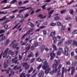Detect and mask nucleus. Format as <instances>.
<instances>
[{
    "label": "nucleus",
    "mask_w": 77,
    "mask_h": 77,
    "mask_svg": "<svg viewBox=\"0 0 77 77\" xmlns=\"http://www.w3.org/2000/svg\"><path fill=\"white\" fill-rule=\"evenodd\" d=\"M48 66V64H44V65L42 66V68L43 69L45 70V73L46 74H47L49 72V71L51 69L49 67H47Z\"/></svg>",
    "instance_id": "obj_1"
},
{
    "label": "nucleus",
    "mask_w": 77,
    "mask_h": 77,
    "mask_svg": "<svg viewBox=\"0 0 77 77\" xmlns=\"http://www.w3.org/2000/svg\"><path fill=\"white\" fill-rule=\"evenodd\" d=\"M64 48L65 51L63 52V54L65 56H68L69 54L68 51H69V48L67 46H66Z\"/></svg>",
    "instance_id": "obj_2"
},
{
    "label": "nucleus",
    "mask_w": 77,
    "mask_h": 77,
    "mask_svg": "<svg viewBox=\"0 0 77 77\" xmlns=\"http://www.w3.org/2000/svg\"><path fill=\"white\" fill-rule=\"evenodd\" d=\"M31 9V11H32L33 10V8H32V7H29L28 8H24L23 10H20V11L19 12V13L20 14L21 13V12H24V11H26L27 9Z\"/></svg>",
    "instance_id": "obj_3"
},
{
    "label": "nucleus",
    "mask_w": 77,
    "mask_h": 77,
    "mask_svg": "<svg viewBox=\"0 0 77 77\" xmlns=\"http://www.w3.org/2000/svg\"><path fill=\"white\" fill-rule=\"evenodd\" d=\"M50 55L51 56L50 58V60H53L54 59V57L55 58V57H56V54L54 53H51L50 54Z\"/></svg>",
    "instance_id": "obj_4"
},
{
    "label": "nucleus",
    "mask_w": 77,
    "mask_h": 77,
    "mask_svg": "<svg viewBox=\"0 0 77 77\" xmlns=\"http://www.w3.org/2000/svg\"><path fill=\"white\" fill-rule=\"evenodd\" d=\"M18 60H15L14 59H12V62L13 63H15V64H18L19 63V62H18Z\"/></svg>",
    "instance_id": "obj_5"
},
{
    "label": "nucleus",
    "mask_w": 77,
    "mask_h": 77,
    "mask_svg": "<svg viewBox=\"0 0 77 77\" xmlns=\"http://www.w3.org/2000/svg\"><path fill=\"white\" fill-rule=\"evenodd\" d=\"M18 43H16L14 45H10V46L11 47H12L14 49V48H16V47L18 46Z\"/></svg>",
    "instance_id": "obj_6"
},
{
    "label": "nucleus",
    "mask_w": 77,
    "mask_h": 77,
    "mask_svg": "<svg viewBox=\"0 0 77 77\" xmlns=\"http://www.w3.org/2000/svg\"><path fill=\"white\" fill-rule=\"evenodd\" d=\"M23 17L24 15L23 14H20L17 16V18H21L22 19L23 18Z\"/></svg>",
    "instance_id": "obj_7"
},
{
    "label": "nucleus",
    "mask_w": 77,
    "mask_h": 77,
    "mask_svg": "<svg viewBox=\"0 0 77 77\" xmlns=\"http://www.w3.org/2000/svg\"><path fill=\"white\" fill-rule=\"evenodd\" d=\"M65 72V67H62V74L61 77H64V72Z\"/></svg>",
    "instance_id": "obj_8"
},
{
    "label": "nucleus",
    "mask_w": 77,
    "mask_h": 77,
    "mask_svg": "<svg viewBox=\"0 0 77 77\" xmlns=\"http://www.w3.org/2000/svg\"><path fill=\"white\" fill-rule=\"evenodd\" d=\"M55 35H56V31H54L51 32L49 36V37H50V36L53 37V36H54Z\"/></svg>",
    "instance_id": "obj_9"
},
{
    "label": "nucleus",
    "mask_w": 77,
    "mask_h": 77,
    "mask_svg": "<svg viewBox=\"0 0 77 77\" xmlns=\"http://www.w3.org/2000/svg\"><path fill=\"white\" fill-rule=\"evenodd\" d=\"M54 12V10H52L48 14V15H50L47 18H50L51 17V14H52Z\"/></svg>",
    "instance_id": "obj_10"
},
{
    "label": "nucleus",
    "mask_w": 77,
    "mask_h": 77,
    "mask_svg": "<svg viewBox=\"0 0 77 77\" xmlns=\"http://www.w3.org/2000/svg\"><path fill=\"white\" fill-rule=\"evenodd\" d=\"M72 71L71 72V75H72L73 74H74V71H75V67H72L71 68Z\"/></svg>",
    "instance_id": "obj_11"
},
{
    "label": "nucleus",
    "mask_w": 77,
    "mask_h": 77,
    "mask_svg": "<svg viewBox=\"0 0 77 77\" xmlns=\"http://www.w3.org/2000/svg\"><path fill=\"white\" fill-rule=\"evenodd\" d=\"M33 30H34V29L33 28L30 29H29L27 32V33H25V34H26V35H29V33H30V32H33Z\"/></svg>",
    "instance_id": "obj_12"
},
{
    "label": "nucleus",
    "mask_w": 77,
    "mask_h": 77,
    "mask_svg": "<svg viewBox=\"0 0 77 77\" xmlns=\"http://www.w3.org/2000/svg\"><path fill=\"white\" fill-rule=\"evenodd\" d=\"M45 46L44 45H43L40 48L41 52H42V51H44V49H45Z\"/></svg>",
    "instance_id": "obj_13"
},
{
    "label": "nucleus",
    "mask_w": 77,
    "mask_h": 77,
    "mask_svg": "<svg viewBox=\"0 0 77 77\" xmlns=\"http://www.w3.org/2000/svg\"><path fill=\"white\" fill-rule=\"evenodd\" d=\"M27 25L29 26H31V27H34V25L32 22H29L27 23Z\"/></svg>",
    "instance_id": "obj_14"
},
{
    "label": "nucleus",
    "mask_w": 77,
    "mask_h": 77,
    "mask_svg": "<svg viewBox=\"0 0 77 77\" xmlns=\"http://www.w3.org/2000/svg\"><path fill=\"white\" fill-rule=\"evenodd\" d=\"M11 5H9L8 6H7L6 7H4L3 8V10H5V9H11Z\"/></svg>",
    "instance_id": "obj_15"
},
{
    "label": "nucleus",
    "mask_w": 77,
    "mask_h": 77,
    "mask_svg": "<svg viewBox=\"0 0 77 77\" xmlns=\"http://www.w3.org/2000/svg\"><path fill=\"white\" fill-rule=\"evenodd\" d=\"M63 40H64V39L63 38L61 39V40H60V42H59L57 44L59 46H60V45H62V43L63 42Z\"/></svg>",
    "instance_id": "obj_16"
},
{
    "label": "nucleus",
    "mask_w": 77,
    "mask_h": 77,
    "mask_svg": "<svg viewBox=\"0 0 77 77\" xmlns=\"http://www.w3.org/2000/svg\"><path fill=\"white\" fill-rule=\"evenodd\" d=\"M61 27V31H64L65 30V26L62 25Z\"/></svg>",
    "instance_id": "obj_17"
},
{
    "label": "nucleus",
    "mask_w": 77,
    "mask_h": 77,
    "mask_svg": "<svg viewBox=\"0 0 77 77\" xmlns=\"http://www.w3.org/2000/svg\"><path fill=\"white\" fill-rule=\"evenodd\" d=\"M14 51H12L11 50H10L8 51V54H11V56L14 55Z\"/></svg>",
    "instance_id": "obj_18"
},
{
    "label": "nucleus",
    "mask_w": 77,
    "mask_h": 77,
    "mask_svg": "<svg viewBox=\"0 0 77 77\" xmlns=\"http://www.w3.org/2000/svg\"><path fill=\"white\" fill-rule=\"evenodd\" d=\"M44 74V72L39 73L38 75V77H43L42 76H43Z\"/></svg>",
    "instance_id": "obj_19"
},
{
    "label": "nucleus",
    "mask_w": 77,
    "mask_h": 77,
    "mask_svg": "<svg viewBox=\"0 0 77 77\" xmlns=\"http://www.w3.org/2000/svg\"><path fill=\"white\" fill-rule=\"evenodd\" d=\"M21 45H25L26 47L28 45V43L27 42H23L21 44Z\"/></svg>",
    "instance_id": "obj_20"
},
{
    "label": "nucleus",
    "mask_w": 77,
    "mask_h": 77,
    "mask_svg": "<svg viewBox=\"0 0 77 77\" xmlns=\"http://www.w3.org/2000/svg\"><path fill=\"white\" fill-rule=\"evenodd\" d=\"M29 46L26 47L25 49L27 51H29V50L30 48V47H31V45H30V44H29Z\"/></svg>",
    "instance_id": "obj_21"
},
{
    "label": "nucleus",
    "mask_w": 77,
    "mask_h": 77,
    "mask_svg": "<svg viewBox=\"0 0 77 77\" xmlns=\"http://www.w3.org/2000/svg\"><path fill=\"white\" fill-rule=\"evenodd\" d=\"M42 62L44 65H48V63L47 62V61L45 59L43 60Z\"/></svg>",
    "instance_id": "obj_22"
},
{
    "label": "nucleus",
    "mask_w": 77,
    "mask_h": 77,
    "mask_svg": "<svg viewBox=\"0 0 77 77\" xmlns=\"http://www.w3.org/2000/svg\"><path fill=\"white\" fill-rule=\"evenodd\" d=\"M53 39L54 40V44L56 43V42L57 41V37H54L53 38Z\"/></svg>",
    "instance_id": "obj_23"
},
{
    "label": "nucleus",
    "mask_w": 77,
    "mask_h": 77,
    "mask_svg": "<svg viewBox=\"0 0 77 77\" xmlns=\"http://www.w3.org/2000/svg\"><path fill=\"white\" fill-rule=\"evenodd\" d=\"M73 44L76 46V47H77V42L75 41L74 40L73 41Z\"/></svg>",
    "instance_id": "obj_24"
},
{
    "label": "nucleus",
    "mask_w": 77,
    "mask_h": 77,
    "mask_svg": "<svg viewBox=\"0 0 77 77\" xmlns=\"http://www.w3.org/2000/svg\"><path fill=\"white\" fill-rule=\"evenodd\" d=\"M17 0H13L10 2V3L11 4H14V3H17Z\"/></svg>",
    "instance_id": "obj_25"
},
{
    "label": "nucleus",
    "mask_w": 77,
    "mask_h": 77,
    "mask_svg": "<svg viewBox=\"0 0 77 77\" xmlns=\"http://www.w3.org/2000/svg\"><path fill=\"white\" fill-rule=\"evenodd\" d=\"M69 13L72 15H74V11H73V10H70L69 11Z\"/></svg>",
    "instance_id": "obj_26"
},
{
    "label": "nucleus",
    "mask_w": 77,
    "mask_h": 77,
    "mask_svg": "<svg viewBox=\"0 0 77 77\" xmlns=\"http://www.w3.org/2000/svg\"><path fill=\"white\" fill-rule=\"evenodd\" d=\"M72 40H69L67 42H66V44H68V45H69L71 43H72Z\"/></svg>",
    "instance_id": "obj_27"
},
{
    "label": "nucleus",
    "mask_w": 77,
    "mask_h": 77,
    "mask_svg": "<svg viewBox=\"0 0 77 77\" xmlns=\"http://www.w3.org/2000/svg\"><path fill=\"white\" fill-rule=\"evenodd\" d=\"M6 39V36H3L2 38L0 40V41L2 42V41H4L5 39Z\"/></svg>",
    "instance_id": "obj_28"
},
{
    "label": "nucleus",
    "mask_w": 77,
    "mask_h": 77,
    "mask_svg": "<svg viewBox=\"0 0 77 77\" xmlns=\"http://www.w3.org/2000/svg\"><path fill=\"white\" fill-rule=\"evenodd\" d=\"M52 46L53 47V48H54V50H57V47H56V45H54V44H53Z\"/></svg>",
    "instance_id": "obj_29"
},
{
    "label": "nucleus",
    "mask_w": 77,
    "mask_h": 77,
    "mask_svg": "<svg viewBox=\"0 0 77 77\" xmlns=\"http://www.w3.org/2000/svg\"><path fill=\"white\" fill-rule=\"evenodd\" d=\"M4 68H8V65L7 64L6 62H5L4 63Z\"/></svg>",
    "instance_id": "obj_30"
},
{
    "label": "nucleus",
    "mask_w": 77,
    "mask_h": 77,
    "mask_svg": "<svg viewBox=\"0 0 77 77\" xmlns=\"http://www.w3.org/2000/svg\"><path fill=\"white\" fill-rule=\"evenodd\" d=\"M57 24L59 27H61V26L62 25V24L59 22H57Z\"/></svg>",
    "instance_id": "obj_31"
},
{
    "label": "nucleus",
    "mask_w": 77,
    "mask_h": 77,
    "mask_svg": "<svg viewBox=\"0 0 77 77\" xmlns=\"http://www.w3.org/2000/svg\"><path fill=\"white\" fill-rule=\"evenodd\" d=\"M6 56H7V54L4 52L2 54V56L3 58H5V57H6Z\"/></svg>",
    "instance_id": "obj_32"
},
{
    "label": "nucleus",
    "mask_w": 77,
    "mask_h": 77,
    "mask_svg": "<svg viewBox=\"0 0 77 77\" xmlns=\"http://www.w3.org/2000/svg\"><path fill=\"white\" fill-rule=\"evenodd\" d=\"M77 30L75 29L72 32V35H74L75 34H77Z\"/></svg>",
    "instance_id": "obj_33"
},
{
    "label": "nucleus",
    "mask_w": 77,
    "mask_h": 77,
    "mask_svg": "<svg viewBox=\"0 0 77 77\" xmlns=\"http://www.w3.org/2000/svg\"><path fill=\"white\" fill-rule=\"evenodd\" d=\"M5 32V31L4 29H1L0 30V34H2V33H3Z\"/></svg>",
    "instance_id": "obj_34"
},
{
    "label": "nucleus",
    "mask_w": 77,
    "mask_h": 77,
    "mask_svg": "<svg viewBox=\"0 0 77 77\" xmlns=\"http://www.w3.org/2000/svg\"><path fill=\"white\" fill-rule=\"evenodd\" d=\"M57 66H58L57 64H54L53 65V67L54 68H57Z\"/></svg>",
    "instance_id": "obj_35"
},
{
    "label": "nucleus",
    "mask_w": 77,
    "mask_h": 77,
    "mask_svg": "<svg viewBox=\"0 0 77 77\" xmlns=\"http://www.w3.org/2000/svg\"><path fill=\"white\" fill-rule=\"evenodd\" d=\"M54 62H55L57 64H58V63H59L60 62V60H57L56 59H55L54 60Z\"/></svg>",
    "instance_id": "obj_36"
},
{
    "label": "nucleus",
    "mask_w": 77,
    "mask_h": 77,
    "mask_svg": "<svg viewBox=\"0 0 77 77\" xmlns=\"http://www.w3.org/2000/svg\"><path fill=\"white\" fill-rule=\"evenodd\" d=\"M16 42V40H13V42H12L11 43V44L10 45H13V44H14Z\"/></svg>",
    "instance_id": "obj_37"
},
{
    "label": "nucleus",
    "mask_w": 77,
    "mask_h": 77,
    "mask_svg": "<svg viewBox=\"0 0 77 77\" xmlns=\"http://www.w3.org/2000/svg\"><path fill=\"white\" fill-rule=\"evenodd\" d=\"M4 29H7L8 28V25L7 24L5 25L4 26Z\"/></svg>",
    "instance_id": "obj_38"
},
{
    "label": "nucleus",
    "mask_w": 77,
    "mask_h": 77,
    "mask_svg": "<svg viewBox=\"0 0 77 77\" xmlns=\"http://www.w3.org/2000/svg\"><path fill=\"white\" fill-rule=\"evenodd\" d=\"M55 20H59L60 19V17L58 16L54 18Z\"/></svg>",
    "instance_id": "obj_39"
},
{
    "label": "nucleus",
    "mask_w": 77,
    "mask_h": 77,
    "mask_svg": "<svg viewBox=\"0 0 77 77\" xmlns=\"http://www.w3.org/2000/svg\"><path fill=\"white\" fill-rule=\"evenodd\" d=\"M41 66H42V63L37 67V69L38 70H39V69H40V68H41Z\"/></svg>",
    "instance_id": "obj_40"
},
{
    "label": "nucleus",
    "mask_w": 77,
    "mask_h": 77,
    "mask_svg": "<svg viewBox=\"0 0 77 77\" xmlns=\"http://www.w3.org/2000/svg\"><path fill=\"white\" fill-rule=\"evenodd\" d=\"M37 60L38 61V62H42V60L40 58L38 57L37 59Z\"/></svg>",
    "instance_id": "obj_41"
},
{
    "label": "nucleus",
    "mask_w": 77,
    "mask_h": 77,
    "mask_svg": "<svg viewBox=\"0 0 77 77\" xmlns=\"http://www.w3.org/2000/svg\"><path fill=\"white\" fill-rule=\"evenodd\" d=\"M10 21H10L9 20H6L3 23V24H6V23H9V22H10Z\"/></svg>",
    "instance_id": "obj_42"
},
{
    "label": "nucleus",
    "mask_w": 77,
    "mask_h": 77,
    "mask_svg": "<svg viewBox=\"0 0 77 77\" xmlns=\"http://www.w3.org/2000/svg\"><path fill=\"white\" fill-rule=\"evenodd\" d=\"M26 34H25L23 35V36L22 37V38H21V39H25V36H26Z\"/></svg>",
    "instance_id": "obj_43"
},
{
    "label": "nucleus",
    "mask_w": 77,
    "mask_h": 77,
    "mask_svg": "<svg viewBox=\"0 0 77 77\" xmlns=\"http://www.w3.org/2000/svg\"><path fill=\"white\" fill-rule=\"evenodd\" d=\"M25 75V73H21L20 75V77H23Z\"/></svg>",
    "instance_id": "obj_44"
},
{
    "label": "nucleus",
    "mask_w": 77,
    "mask_h": 77,
    "mask_svg": "<svg viewBox=\"0 0 77 77\" xmlns=\"http://www.w3.org/2000/svg\"><path fill=\"white\" fill-rule=\"evenodd\" d=\"M28 64H27V63H25L24 64H23V67H25V66H26Z\"/></svg>",
    "instance_id": "obj_45"
},
{
    "label": "nucleus",
    "mask_w": 77,
    "mask_h": 77,
    "mask_svg": "<svg viewBox=\"0 0 77 77\" xmlns=\"http://www.w3.org/2000/svg\"><path fill=\"white\" fill-rule=\"evenodd\" d=\"M36 75H37V73L35 72L32 75L31 77H35L36 76Z\"/></svg>",
    "instance_id": "obj_46"
},
{
    "label": "nucleus",
    "mask_w": 77,
    "mask_h": 77,
    "mask_svg": "<svg viewBox=\"0 0 77 77\" xmlns=\"http://www.w3.org/2000/svg\"><path fill=\"white\" fill-rule=\"evenodd\" d=\"M20 24V23H18L16 25H15L14 27L13 28V30H14V29H15L16 27H17V26L18 25H19V24Z\"/></svg>",
    "instance_id": "obj_47"
},
{
    "label": "nucleus",
    "mask_w": 77,
    "mask_h": 77,
    "mask_svg": "<svg viewBox=\"0 0 77 77\" xmlns=\"http://www.w3.org/2000/svg\"><path fill=\"white\" fill-rule=\"evenodd\" d=\"M32 56H33V53H31L28 56V57H32Z\"/></svg>",
    "instance_id": "obj_48"
},
{
    "label": "nucleus",
    "mask_w": 77,
    "mask_h": 77,
    "mask_svg": "<svg viewBox=\"0 0 77 77\" xmlns=\"http://www.w3.org/2000/svg\"><path fill=\"white\" fill-rule=\"evenodd\" d=\"M29 68V65H27L25 67V69H28Z\"/></svg>",
    "instance_id": "obj_49"
},
{
    "label": "nucleus",
    "mask_w": 77,
    "mask_h": 77,
    "mask_svg": "<svg viewBox=\"0 0 77 77\" xmlns=\"http://www.w3.org/2000/svg\"><path fill=\"white\" fill-rule=\"evenodd\" d=\"M65 12H66V10H65L61 11L60 14H63V13H65Z\"/></svg>",
    "instance_id": "obj_50"
},
{
    "label": "nucleus",
    "mask_w": 77,
    "mask_h": 77,
    "mask_svg": "<svg viewBox=\"0 0 77 77\" xmlns=\"http://www.w3.org/2000/svg\"><path fill=\"white\" fill-rule=\"evenodd\" d=\"M35 58H33L30 61L31 63H33V62H34V61H35Z\"/></svg>",
    "instance_id": "obj_51"
},
{
    "label": "nucleus",
    "mask_w": 77,
    "mask_h": 77,
    "mask_svg": "<svg viewBox=\"0 0 77 77\" xmlns=\"http://www.w3.org/2000/svg\"><path fill=\"white\" fill-rule=\"evenodd\" d=\"M9 50V48H7L4 51V53H6L7 54V53H8V51Z\"/></svg>",
    "instance_id": "obj_52"
},
{
    "label": "nucleus",
    "mask_w": 77,
    "mask_h": 77,
    "mask_svg": "<svg viewBox=\"0 0 77 77\" xmlns=\"http://www.w3.org/2000/svg\"><path fill=\"white\" fill-rule=\"evenodd\" d=\"M30 48L31 50H33L35 49V47H34V45H33Z\"/></svg>",
    "instance_id": "obj_53"
},
{
    "label": "nucleus",
    "mask_w": 77,
    "mask_h": 77,
    "mask_svg": "<svg viewBox=\"0 0 77 77\" xmlns=\"http://www.w3.org/2000/svg\"><path fill=\"white\" fill-rule=\"evenodd\" d=\"M18 58L20 60H21V59H22V56L19 55V56Z\"/></svg>",
    "instance_id": "obj_54"
},
{
    "label": "nucleus",
    "mask_w": 77,
    "mask_h": 77,
    "mask_svg": "<svg viewBox=\"0 0 77 77\" xmlns=\"http://www.w3.org/2000/svg\"><path fill=\"white\" fill-rule=\"evenodd\" d=\"M66 64L68 65H71V63L69 61H67L66 62Z\"/></svg>",
    "instance_id": "obj_55"
},
{
    "label": "nucleus",
    "mask_w": 77,
    "mask_h": 77,
    "mask_svg": "<svg viewBox=\"0 0 77 77\" xmlns=\"http://www.w3.org/2000/svg\"><path fill=\"white\" fill-rule=\"evenodd\" d=\"M59 51L61 52H62L63 51V49L62 48H60L59 49Z\"/></svg>",
    "instance_id": "obj_56"
},
{
    "label": "nucleus",
    "mask_w": 77,
    "mask_h": 77,
    "mask_svg": "<svg viewBox=\"0 0 77 77\" xmlns=\"http://www.w3.org/2000/svg\"><path fill=\"white\" fill-rule=\"evenodd\" d=\"M45 27H46L45 26H42L40 27L39 29H44V28H45Z\"/></svg>",
    "instance_id": "obj_57"
},
{
    "label": "nucleus",
    "mask_w": 77,
    "mask_h": 77,
    "mask_svg": "<svg viewBox=\"0 0 77 77\" xmlns=\"http://www.w3.org/2000/svg\"><path fill=\"white\" fill-rule=\"evenodd\" d=\"M56 24V23H52L51 24V26H54Z\"/></svg>",
    "instance_id": "obj_58"
},
{
    "label": "nucleus",
    "mask_w": 77,
    "mask_h": 77,
    "mask_svg": "<svg viewBox=\"0 0 77 77\" xmlns=\"http://www.w3.org/2000/svg\"><path fill=\"white\" fill-rule=\"evenodd\" d=\"M18 11V9H17V10H15L14 11H12V13H17V11Z\"/></svg>",
    "instance_id": "obj_59"
},
{
    "label": "nucleus",
    "mask_w": 77,
    "mask_h": 77,
    "mask_svg": "<svg viewBox=\"0 0 77 77\" xmlns=\"http://www.w3.org/2000/svg\"><path fill=\"white\" fill-rule=\"evenodd\" d=\"M6 19L7 20V19H8V18L6 19L4 17H3L2 18V19H0V21H3V20H6Z\"/></svg>",
    "instance_id": "obj_60"
},
{
    "label": "nucleus",
    "mask_w": 77,
    "mask_h": 77,
    "mask_svg": "<svg viewBox=\"0 0 77 77\" xmlns=\"http://www.w3.org/2000/svg\"><path fill=\"white\" fill-rule=\"evenodd\" d=\"M74 2H75V1H72L71 2H70L68 3L67 4V5H69L70 4H71V3H73Z\"/></svg>",
    "instance_id": "obj_61"
},
{
    "label": "nucleus",
    "mask_w": 77,
    "mask_h": 77,
    "mask_svg": "<svg viewBox=\"0 0 77 77\" xmlns=\"http://www.w3.org/2000/svg\"><path fill=\"white\" fill-rule=\"evenodd\" d=\"M57 71V68H55V70L53 71V72H56V71Z\"/></svg>",
    "instance_id": "obj_62"
},
{
    "label": "nucleus",
    "mask_w": 77,
    "mask_h": 77,
    "mask_svg": "<svg viewBox=\"0 0 77 77\" xmlns=\"http://www.w3.org/2000/svg\"><path fill=\"white\" fill-rule=\"evenodd\" d=\"M71 19V18L69 17H68L65 19L66 20H69Z\"/></svg>",
    "instance_id": "obj_63"
},
{
    "label": "nucleus",
    "mask_w": 77,
    "mask_h": 77,
    "mask_svg": "<svg viewBox=\"0 0 77 77\" xmlns=\"http://www.w3.org/2000/svg\"><path fill=\"white\" fill-rule=\"evenodd\" d=\"M43 33L44 35H47V31L45 30H44L43 31Z\"/></svg>",
    "instance_id": "obj_64"
}]
</instances>
